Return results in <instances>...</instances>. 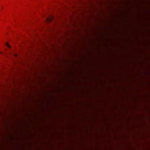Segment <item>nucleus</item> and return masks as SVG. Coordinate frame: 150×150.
Returning a JSON list of instances; mask_svg holds the SVG:
<instances>
[{
	"label": "nucleus",
	"mask_w": 150,
	"mask_h": 150,
	"mask_svg": "<svg viewBox=\"0 0 150 150\" xmlns=\"http://www.w3.org/2000/svg\"><path fill=\"white\" fill-rule=\"evenodd\" d=\"M53 19V17L52 16H50L49 18L46 19L47 21L48 22H50Z\"/></svg>",
	"instance_id": "nucleus-1"
},
{
	"label": "nucleus",
	"mask_w": 150,
	"mask_h": 150,
	"mask_svg": "<svg viewBox=\"0 0 150 150\" xmlns=\"http://www.w3.org/2000/svg\"><path fill=\"white\" fill-rule=\"evenodd\" d=\"M1 141H2V140ZM2 141H3V140H2ZM3 141H5V140H3ZM5 141H6V140H5ZM6 141H10V140H6ZM11 141H18V140H12ZM18 141H19V140H18ZM22 141H23V140H22ZM23 141H24V140H23ZM24 141H25V140H24ZM25 141H31V140H25ZM37 141H38V140ZM38 141H39V140H38ZM48 141H49V140H48ZM63 141H64V140H63Z\"/></svg>",
	"instance_id": "nucleus-2"
},
{
	"label": "nucleus",
	"mask_w": 150,
	"mask_h": 150,
	"mask_svg": "<svg viewBox=\"0 0 150 150\" xmlns=\"http://www.w3.org/2000/svg\"><path fill=\"white\" fill-rule=\"evenodd\" d=\"M7 46L9 48H10L11 47V46L9 45L8 43L6 44Z\"/></svg>",
	"instance_id": "nucleus-3"
},
{
	"label": "nucleus",
	"mask_w": 150,
	"mask_h": 150,
	"mask_svg": "<svg viewBox=\"0 0 150 150\" xmlns=\"http://www.w3.org/2000/svg\"><path fill=\"white\" fill-rule=\"evenodd\" d=\"M15 57H17V54H15Z\"/></svg>",
	"instance_id": "nucleus-4"
},
{
	"label": "nucleus",
	"mask_w": 150,
	"mask_h": 150,
	"mask_svg": "<svg viewBox=\"0 0 150 150\" xmlns=\"http://www.w3.org/2000/svg\"><path fill=\"white\" fill-rule=\"evenodd\" d=\"M0 53L1 54H2V53L1 52H0Z\"/></svg>",
	"instance_id": "nucleus-5"
},
{
	"label": "nucleus",
	"mask_w": 150,
	"mask_h": 150,
	"mask_svg": "<svg viewBox=\"0 0 150 150\" xmlns=\"http://www.w3.org/2000/svg\"><path fill=\"white\" fill-rule=\"evenodd\" d=\"M27 142H28V141H27Z\"/></svg>",
	"instance_id": "nucleus-6"
}]
</instances>
